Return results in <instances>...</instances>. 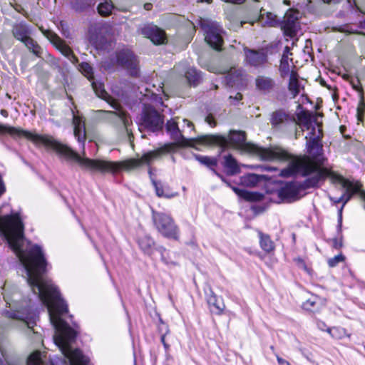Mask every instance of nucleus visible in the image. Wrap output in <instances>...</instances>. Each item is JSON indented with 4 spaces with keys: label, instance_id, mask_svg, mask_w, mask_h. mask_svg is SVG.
<instances>
[{
    "label": "nucleus",
    "instance_id": "f257e3e1",
    "mask_svg": "<svg viewBox=\"0 0 365 365\" xmlns=\"http://www.w3.org/2000/svg\"><path fill=\"white\" fill-rule=\"evenodd\" d=\"M179 117L168 120L165 125L167 132L170 135L172 139L176 143H166L163 146L150 152L145 153L140 158H130L120 162H113L104 160H92L87 158H81L78 154L77 163L83 168L91 171H98L101 173L111 172L115 173L120 168L125 170H133L142 166L143 165L150 164L154 160L161 158L163 155L169 153L175 150L176 146L186 147L194 146L195 144H202L200 141V137L197 138H185L183 136L185 132L184 127L192 130L194 125L191 121L187 119H182L183 125L180 128Z\"/></svg>",
    "mask_w": 365,
    "mask_h": 365
},
{
    "label": "nucleus",
    "instance_id": "f03ea898",
    "mask_svg": "<svg viewBox=\"0 0 365 365\" xmlns=\"http://www.w3.org/2000/svg\"><path fill=\"white\" fill-rule=\"evenodd\" d=\"M309 156L297 157L288 153L289 157L284 160L276 161H288V166L280 172L282 177H289L300 174L307 177L305 187H314L319 182L330 175V171L322 168L325 158L322 155V145L317 138L307 142Z\"/></svg>",
    "mask_w": 365,
    "mask_h": 365
},
{
    "label": "nucleus",
    "instance_id": "7ed1b4c3",
    "mask_svg": "<svg viewBox=\"0 0 365 365\" xmlns=\"http://www.w3.org/2000/svg\"><path fill=\"white\" fill-rule=\"evenodd\" d=\"M245 133L242 131H231L228 138L219 135H205L200 137L202 145H219L227 148L232 145L246 153L258 157L262 160L276 161L289 157L288 152L280 147L263 148L252 143H246Z\"/></svg>",
    "mask_w": 365,
    "mask_h": 365
},
{
    "label": "nucleus",
    "instance_id": "20e7f679",
    "mask_svg": "<svg viewBox=\"0 0 365 365\" xmlns=\"http://www.w3.org/2000/svg\"><path fill=\"white\" fill-rule=\"evenodd\" d=\"M2 289L4 299L10 309L6 311V315L9 318L21 321L25 327L26 334L29 336L32 334L34 336V340L41 341V335L34 329L36 314L30 305L31 300L19 302L20 293L14 289H9L6 284Z\"/></svg>",
    "mask_w": 365,
    "mask_h": 365
},
{
    "label": "nucleus",
    "instance_id": "39448f33",
    "mask_svg": "<svg viewBox=\"0 0 365 365\" xmlns=\"http://www.w3.org/2000/svg\"><path fill=\"white\" fill-rule=\"evenodd\" d=\"M9 133L12 135L24 137L31 140L37 145H44L46 147L53 149L57 154L65 159L77 162L78 153L68 145L56 140L52 136L38 135L14 127L0 125V133Z\"/></svg>",
    "mask_w": 365,
    "mask_h": 365
},
{
    "label": "nucleus",
    "instance_id": "423d86ee",
    "mask_svg": "<svg viewBox=\"0 0 365 365\" xmlns=\"http://www.w3.org/2000/svg\"><path fill=\"white\" fill-rule=\"evenodd\" d=\"M152 220L155 229L160 235L169 239H178V227L170 215L152 210Z\"/></svg>",
    "mask_w": 365,
    "mask_h": 365
},
{
    "label": "nucleus",
    "instance_id": "0eeeda50",
    "mask_svg": "<svg viewBox=\"0 0 365 365\" xmlns=\"http://www.w3.org/2000/svg\"><path fill=\"white\" fill-rule=\"evenodd\" d=\"M92 88L95 91L96 94L98 97L105 100L108 102L113 108L118 110V112H113L118 117L120 120L122 122L123 128L125 132L127 133L128 140L131 143L133 139V135L131 130L129 128L130 120L127 114L119 110V104L116 100H115L113 97H111L104 89L103 83L97 81H92L91 83Z\"/></svg>",
    "mask_w": 365,
    "mask_h": 365
},
{
    "label": "nucleus",
    "instance_id": "6e6552de",
    "mask_svg": "<svg viewBox=\"0 0 365 365\" xmlns=\"http://www.w3.org/2000/svg\"><path fill=\"white\" fill-rule=\"evenodd\" d=\"M163 125V116L153 106L145 105L140 120L139 129L143 127L152 131H156L160 130Z\"/></svg>",
    "mask_w": 365,
    "mask_h": 365
},
{
    "label": "nucleus",
    "instance_id": "1a4fd4ad",
    "mask_svg": "<svg viewBox=\"0 0 365 365\" xmlns=\"http://www.w3.org/2000/svg\"><path fill=\"white\" fill-rule=\"evenodd\" d=\"M201 26L205 32V40L215 50H220L223 43L222 28L216 22L202 21Z\"/></svg>",
    "mask_w": 365,
    "mask_h": 365
},
{
    "label": "nucleus",
    "instance_id": "9d476101",
    "mask_svg": "<svg viewBox=\"0 0 365 365\" xmlns=\"http://www.w3.org/2000/svg\"><path fill=\"white\" fill-rule=\"evenodd\" d=\"M117 63L126 69L133 76L139 74V62L133 52L125 49L118 51L116 53Z\"/></svg>",
    "mask_w": 365,
    "mask_h": 365
},
{
    "label": "nucleus",
    "instance_id": "9b49d317",
    "mask_svg": "<svg viewBox=\"0 0 365 365\" xmlns=\"http://www.w3.org/2000/svg\"><path fill=\"white\" fill-rule=\"evenodd\" d=\"M305 181L300 184L298 182H289L286 184L277 191V195L284 202H292L301 197V191L308 187H305Z\"/></svg>",
    "mask_w": 365,
    "mask_h": 365
},
{
    "label": "nucleus",
    "instance_id": "f8f14e48",
    "mask_svg": "<svg viewBox=\"0 0 365 365\" xmlns=\"http://www.w3.org/2000/svg\"><path fill=\"white\" fill-rule=\"evenodd\" d=\"M45 35L53 46L73 63L78 62V58L75 56L72 49L56 34L47 31Z\"/></svg>",
    "mask_w": 365,
    "mask_h": 365
},
{
    "label": "nucleus",
    "instance_id": "ddd939ff",
    "mask_svg": "<svg viewBox=\"0 0 365 365\" xmlns=\"http://www.w3.org/2000/svg\"><path fill=\"white\" fill-rule=\"evenodd\" d=\"M141 34L156 45L165 43L166 35L164 31L155 25H146L141 29Z\"/></svg>",
    "mask_w": 365,
    "mask_h": 365
},
{
    "label": "nucleus",
    "instance_id": "4468645a",
    "mask_svg": "<svg viewBox=\"0 0 365 365\" xmlns=\"http://www.w3.org/2000/svg\"><path fill=\"white\" fill-rule=\"evenodd\" d=\"M341 186L346 189L345 192L343 195H345L344 199L343 205H344L352 197V195L356 192H359L360 197L364 201V208H365V192L359 191V187L356 185H354L353 182H350L348 180H346L341 177L339 178ZM344 207V206H342ZM343 208V207H341ZM341 211L342 209L340 210V219L341 218Z\"/></svg>",
    "mask_w": 365,
    "mask_h": 365
},
{
    "label": "nucleus",
    "instance_id": "2eb2a0df",
    "mask_svg": "<svg viewBox=\"0 0 365 365\" xmlns=\"http://www.w3.org/2000/svg\"><path fill=\"white\" fill-rule=\"evenodd\" d=\"M256 89L262 93L267 94L273 92L276 88L275 81L270 76L259 75L255 80Z\"/></svg>",
    "mask_w": 365,
    "mask_h": 365
},
{
    "label": "nucleus",
    "instance_id": "dca6fc26",
    "mask_svg": "<svg viewBox=\"0 0 365 365\" xmlns=\"http://www.w3.org/2000/svg\"><path fill=\"white\" fill-rule=\"evenodd\" d=\"M246 62L251 66L258 67L267 61V56L263 51L245 49Z\"/></svg>",
    "mask_w": 365,
    "mask_h": 365
},
{
    "label": "nucleus",
    "instance_id": "f3484780",
    "mask_svg": "<svg viewBox=\"0 0 365 365\" xmlns=\"http://www.w3.org/2000/svg\"><path fill=\"white\" fill-rule=\"evenodd\" d=\"M175 69L179 73H184L190 85L196 86L199 83L200 76L195 68H188L185 63H181L175 66Z\"/></svg>",
    "mask_w": 365,
    "mask_h": 365
},
{
    "label": "nucleus",
    "instance_id": "a211bd4d",
    "mask_svg": "<svg viewBox=\"0 0 365 365\" xmlns=\"http://www.w3.org/2000/svg\"><path fill=\"white\" fill-rule=\"evenodd\" d=\"M12 35L18 41L23 42L30 37L31 31L24 22L16 23L12 26Z\"/></svg>",
    "mask_w": 365,
    "mask_h": 365
},
{
    "label": "nucleus",
    "instance_id": "6ab92c4d",
    "mask_svg": "<svg viewBox=\"0 0 365 365\" xmlns=\"http://www.w3.org/2000/svg\"><path fill=\"white\" fill-rule=\"evenodd\" d=\"M207 302L210 305V310L215 314H221L225 308V305L221 299H218L215 293L210 290L207 295Z\"/></svg>",
    "mask_w": 365,
    "mask_h": 365
},
{
    "label": "nucleus",
    "instance_id": "aec40b11",
    "mask_svg": "<svg viewBox=\"0 0 365 365\" xmlns=\"http://www.w3.org/2000/svg\"><path fill=\"white\" fill-rule=\"evenodd\" d=\"M73 124L74 126L73 133L75 137L77 138L78 142H84L86 140V128L85 123L82 120V118L73 115Z\"/></svg>",
    "mask_w": 365,
    "mask_h": 365
},
{
    "label": "nucleus",
    "instance_id": "412c9836",
    "mask_svg": "<svg viewBox=\"0 0 365 365\" xmlns=\"http://www.w3.org/2000/svg\"><path fill=\"white\" fill-rule=\"evenodd\" d=\"M288 90L294 98L300 91V86L298 80V74L297 71H292L289 79Z\"/></svg>",
    "mask_w": 365,
    "mask_h": 365
},
{
    "label": "nucleus",
    "instance_id": "4be33fe9",
    "mask_svg": "<svg viewBox=\"0 0 365 365\" xmlns=\"http://www.w3.org/2000/svg\"><path fill=\"white\" fill-rule=\"evenodd\" d=\"M264 178L263 175L250 173L240 178V182L245 187H255Z\"/></svg>",
    "mask_w": 365,
    "mask_h": 365
},
{
    "label": "nucleus",
    "instance_id": "5701e85b",
    "mask_svg": "<svg viewBox=\"0 0 365 365\" xmlns=\"http://www.w3.org/2000/svg\"><path fill=\"white\" fill-rule=\"evenodd\" d=\"M138 245L140 248L147 255H151L154 250L155 242L148 235H143L138 239Z\"/></svg>",
    "mask_w": 365,
    "mask_h": 365
},
{
    "label": "nucleus",
    "instance_id": "b1692460",
    "mask_svg": "<svg viewBox=\"0 0 365 365\" xmlns=\"http://www.w3.org/2000/svg\"><path fill=\"white\" fill-rule=\"evenodd\" d=\"M225 163L224 165L227 169V173L233 175L238 173H240V168L237 165L236 160L231 155L225 156Z\"/></svg>",
    "mask_w": 365,
    "mask_h": 365
},
{
    "label": "nucleus",
    "instance_id": "393cba45",
    "mask_svg": "<svg viewBox=\"0 0 365 365\" xmlns=\"http://www.w3.org/2000/svg\"><path fill=\"white\" fill-rule=\"evenodd\" d=\"M22 43H24L25 46L34 55L38 57H41L43 53L42 48L31 36L26 38Z\"/></svg>",
    "mask_w": 365,
    "mask_h": 365
},
{
    "label": "nucleus",
    "instance_id": "a878e982",
    "mask_svg": "<svg viewBox=\"0 0 365 365\" xmlns=\"http://www.w3.org/2000/svg\"><path fill=\"white\" fill-rule=\"evenodd\" d=\"M259 243L262 249L267 252L272 251L274 248L273 242L270 240L269 237L264 235L262 232H259Z\"/></svg>",
    "mask_w": 365,
    "mask_h": 365
},
{
    "label": "nucleus",
    "instance_id": "bb28decb",
    "mask_svg": "<svg viewBox=\"0 0 365 365\" xmlns=\"http://www.w3.org/2000/svg\"><path fill=\"white\" fill-rule=\"evenodd\" d=\"M299 120V125L304 128L309 130L312 126L311 115L307 112H301L297 115Z\"/></svg>",
    "mask_w": 365,
    "mask_h": 365
},
{
    "label": "nucleus",
    "instance_id": "cd10ccee",
    "mask_svg": "<svg viewBox=\"0 0 365 365\" xmlns=\"http://www.w3.org/2000/svg\"><path fill=\"white\" fill-rule=\"evenodd\" d=\"M45 355L40 351H35L31 353L27 359V365H43V358Z\"/></svg>",
    "mask_w": 365,
    "mask_h": 365
},
{
    "label": "nucleus",
    "instance_id": "c85d7f7f",
    "mask_svg": "<svg viewBox=\"0 0 365 365\" xmlns=\"http://www.w3.org/2000/svg\"><path fill=\"white\" fill-rule=\"evenodd\" d=\"M294 66L292 65H290L287 57L283 56L279 65V72L280 76L282 78H284L285 76L289 75L291 73L292 71H294L293 69H291Z\"/></svg>",
    "mask_w": 365,
    "mask_h": 365
},
{
    "label": "nucleus",
    "instance_id": "c756f323",
    "mask_svg": "<svg viewBox=\"0 0 365 365\" xmlns=\"http://www.w3.org/2000/svg\"><path fill=\"white\" fill-rule=\"evenodd\" d=\"M114 6L111 1H105L98 6V11L100 15L108 16L111 14Z\"/></svg>",
    "mask_w": 365,
    "mask_h": 365
},
{
    "label": "nucleus",
    "instance_id": "7c9ffc66",
    "mask_svg": "<svg viewBox=\"0 0 365 365\" xmlns=\"http://www.w3.org/2000/svg\"><path fill=\"white\" fill-rule=\"evenodd\" d=\"M298 20L297 14H293L292 11L287 13L284 18V26L288 30H293L295 28L296 23Z\"/></svg>",
    "mask_w": 365,
    "mask_h": 365
},
{
    "label": "nucleus",
    "instance_id": "2f4dec72",
    "mask_svg": "<svg viewBox=\"0 0 365 365\" xmlns=\"http://www.w3.org/2000/svg\"><path fill=\"white\" fill-rule=\"evenodd\" d=\"M195 159L199 161L201 164L205 165V166L212 169L213 167L217 165V160L215 158H211L208 156H203L195 155Z\"/></svg>",
    "mask_w": 365,
    "mask_h": 365
},
{
    "label": "nucleus",
    "instance_id": "473e14b6",
    "mask_svg": "<svg viewBox=\"0 0 365 365\" xmlns=\"http://www.w3.org/2000/svg\"><path fill=\"white\" fill-rule=\"evenodd\" d=\"M287 118V115L282 111H276L272 113L271 118V123L274 126H277L284 123Z\"/></svg>",
    "mask_w": 365,
    "mask_h": 365
},
{
    "label": "nucleus",
    "instance_id": "72a5a7b5",
    "mask_svg": "<svg viewBox=\"0 0 365 365\" xmlns=\"http://www.w3.org/2000/svg\"><path fill=\"white\" fill-rule=\"evenodd\" d=\"M232 189L237 195L240 196L241 197L247 200L253 201L256 200V193L241 190L235 187H232Z\"/></svg>",
    "mask_w": 365,
    "mask_h": 365
},
{
    "label": "nucleus",
    "instance_id": "f704fd0d",
    "mask_svg": "<svg viewBox=\"0 0 365 365\" xmlns=\"http://www.w3.org/2000/svg\"><path fill=\"white\" fill-rule=\"evenodd\" d=\"M330 335L335 339H341L346 335V330L340 327H333L327 329Z\"/></svg>",
    "mask_w": 365,
    "mask_h": 365
},
{
    "label": "nucleus",
    "instance_id": "c9c22d12",
    "mask_svg": "<svg viewBox=\"0 0 365 365\" xmlns=\"http://www.w3.org/2000/svg\"><path fill=\"white\" fill-rule=\"evenodd\" d=\"M81 70L89 81L93 78V68L88 63H82L80 65Z\"/></svg>",
    "mask_w": 365,
    "mask_h": 365
},
{
    "label": "nucleus",
    "instance_id": "e433bc0d",
    "mask_svg": "<svg viewBox=\"0 0 365 365\" xmlns=\"http://www.w3.org/2000/svg\"><path fill=\"white\" fill-rule=\"evenodd\" d=\"M153 185L155 188L156 195L158 197H165L167 198H170L175 195L169 194L168 192H165L163 185L159 182H153Z\"/></svg>",
    "mask_w": 365,
    "mask_h": 365
},
{
    "label": "nucleus",
    "instance_id": "4c0bfd02",
    "mask_svg": "<svg viewBox=\"0 0 365 365\" xmlns=\"http://www.w3.org/2000/svg\"><path fill=\"white\" fill-rule=\"evenodd\" d=\"M344 260V255L341 254H339L332 258L329 259L328 264L330 267H334L336 266L339 262H341Z\"/></svg>",
    "mask_w": 365,
    "mask_h": 365
},
{
    "label": "nucleus",
    "instance_id": "58836bf2",
    "mask_svg": "<svg viewBox=\"0 0 365 365\" xmlns=\"http://www.w3.org/2000/svg\"><path fill=\"white\" fill-rule=\"evenodd\" d=\"M365 111V102L364 99V96H361V100L359 103L357 108V117L359 120H361V116L363 115Z\"/></svg>",
    "mask_w": 365,
    "mask_h": 365
},
{
    "label": "nucleus",
    "instance_id": "ea45409f",
    "mask_svg": "<svg viewBox=\"0 0 365 365\" xmlns=\"http://www.w3.org/2000/svg\"><path fill=\"white\" fill-rule=\"evenodd\" d=\"M207 69L212 73H226L230 71L229 68H218L215 66H207Z\"/></svg>",
    "mask_w": 365,
    "mask_h": 365
},
{
    "label": "nucleus",
    "instance_id": "a19ab883",
    "mask_svg": "<svg viewBox=\"0 0 365 365\" xmlns=\"http://www.w3.org/2000/svg\"><path fill=\"white\" fill-rule=\"evenodd\" d=\"M89 32L90 43L96 46L101 45L103 43L102 41L98 39V38L95 36L94 33H93V31L91 29Z\"/></svg>",
    "mask_w": 365,
    "mask_h": 365
},
{
    "label": "nucleus",
    "instance_id": "79ce46f5",
    "mask_svg": "<svg viewBox=\"0 0 365 365\" xmlns=\"http://www.w3.org/2000/svg\"><path fill=\"white\" fill-rule=\"evenodd\" d=\"M205 121L210 126L214 127L216 125V122L212 116V115L210 114L205 118Z\"/></svg>",
    "mask_w": 365,
    "mask_h": 365
},
{
    "label": "nucleus",
    "instance_id": "37998d69",
    "mask_svg": "<svg viewBox=\"0 0 365 365\" xmlns=\"http://www.w3.org/2000/svg\"><path fill=\"white\" fill-rule=\"evenodd\" d=\"M6 191V187L2 180L1 176L0 175V196L2 195Z\"/></svg>",
    "mask_w": 365,
    "mask_h": 365
},
{
    "label": "nucleus",
    "instance_id": "c03bdc74",
    "mask_svg": "<svg viewBox=\"0 0 365 365\" xmlns=\"http://www.w3.org/2000/svg\"><path fill=\"white\" fill-rule=\"evenodd\" d=\"M277 359L279 365H291L289 361L279 357V356H277Z\"/></svg>",
    "mask_w": 365,
    "mask_h": 365
},
{
    "label": "nucleus",
    "instance_id": "a18cd8bd",
    "mask_svg": "<svg viewBox=\"0 0 365 365\" xmlns=\"http://www.w3.org/2000/svg\"><path fill=\"white\" fill-rule=\"evenodd\" d=\"M315 304L314 301H312L311 299H308L304 304V307L306 309H310L311 307H313Z\"/></svg>",
    "mask_w": 365,
    "mask_h": 365
},
{
    "label": "nucleus",
    "instance_id": "49530a36",
    "mask_svg": "<svg viewBox=\"0 0 365 365\" xmlns=\"http://www.w3.org/2000/svg\"><path fill=\"white\" fill-rule=\"evenodd\" d=\"M296 262L299 267L303 268L304 269H307V266L303 259L299 258L296 259Z\"/></svg>",
    "mask_w": 365,
    "mask_h": 365
},
{
    "label": "nucleus",
    "instance_id": "de8ad7c7",
    "mask_svg": "<svg viewBox=\"0 0 365 365\" xmlns=\"http://www.w3.org/2000/svg\"><path fill=\"white\" fill-rule=\"evenodd\" d=\"M333 245L335 248H339L341 247L342 244L341 241H339L337 239H334L333 240Z\"/></svg>",
    "mask_w": 365,
    "mask_h": 365
},
{
    "label": "nucleus",
    "instance_id": "09e8293b",
    "mask_svg": "<svg viewBox=\"0 0 365 365\" xmlns=\"http://www.w3.org/2000/svg\"><path fill=\"white\" fill-rule=\"evenodd\" d=\"M344 197H345V195H342L340 197H339L338 199H336V200H334L333 198H330L331 200H333L335 203H339L340 202H344Z\"/></svg>",
    "mask_w": 365,
    "mask_h": 365
},
{
    "label": "nucleus",
    "instance_id": "8fccbe9b",
    "mask_svg": "<svg viewBox=\"0 0 365 365\" xmlns=\"http://www.w3.org/2000/svg\"><path fill=\"white\" fill-rule=\"evenodd\" d=\"M165 334L162 335V336H161V341L163 344V346H164L165 349H168L169 345L165 342Z\"/></svg>",
    "mask_w": 365,
    "mask_h": 365
},
{
    "label": "nucleus",
    "instance_id": "3c124183",
    "mask_svg": "<svg viewBox=\"0 0 365 365\" xmlns=\"http://www.w3.org/2000/svg\"><path fill=\"white\" fill-rule=\"evenodd\" d=\"M230 98H234L236 101H240L242 98V95L240 93H237L234 97L230 96Z\"/></svg>",
    "mask_w": 365,
    "mask_h": 365
},
{
    "label": "nucleus",
    "instance_id": "603ef678",
    "mask_svg": "<svg viewBox=\"0 0 365 365\" xmlns=\"http://www.w3.org/2000/svg\"><path fill=\"white\" fill-rule=\"evenodd\" d=\"M340 0H322V1L325 4H337Z\"/></svg>",
    "mask_w": 365,
    "mask_h": 365
},
{
    "label": "nucleus",
    "instance_id": "864d4df0",
    "mask_svg": "<svg viewBox=\"0 0 365 365\" xmlns=\"http://www.w3.org/2000/svg\"><path fill=\"white\" fill-rule=\"evenodd\" d=\"M198 3H207V4H212V0H196Z\"/></svg>",
    "mask_w": 365,
    "mask_h": 365
},
{
    "label": "nucleus",
    "instance_id": "5fc2aeb1",
    "mask_svg": "<svg viewBox=\"0 0 365 365\" xmlns=\"http://www.w3.org/2000/svg\"><path fill=\"white\" fill-rule=\"evenodd\" d=\"M144 8L145 10H150L152 8V4L149 3L145 4Z\"/></svg>",
    "mask_w": 365,
    "mask_h": 365
},
{
    "label": "nucleus",
    "instance_id": "6e6d98bb",
    "mask_svg": "<svg viewBox=\"0 0 365 365\" xmlns=\"http://www.w3.org/2000/svg\"><path fill=\"white\" fill-rule=\"evenodd\" d=\"M21 66L22 68H26L27 66V61L26 60H23L21 63Z\"/></svg>",
    "mask_w": 365,
    "mask_h": 365
},
{
    "label": "nucleus",
    "instance_id": "4d7b16f0",
    "mask_svg": "<svg viewBox=\"0 0 365 365\" xmlns=\"http://www.w3.org/2000/svg\"><path fill=\"white\" fill-rule=\"evenodd\" d=\"M212 170H213V172H214L215 174H217V175H218V174L217 173V172H216L214 169H212ZM219 176L222 178V180H223V181H224V182H225L228 186H230V184H229V182H227V181H226V180H225L222 176H220V175H219Z\"/></svg>",
    "mask_w": 365,
    "mask_h": 365
},
{
    "label": "nucleus",
    "instance_id": "13d9d810",
    "mask_svg": "<svg viewBox=\"0 0 365 365\" xmlns=\"http://www.w3.org/2000/svg\"><path fill=\"white\" fill-rule=\"evenodd\" d=\"M63 35H64V36H65V37H66V38H69V37H70V34H69V32H66V31H64V32L63 33Z\"/></svg>",
    "mask_w": 365,
    "mask_h": 365
},
{
    "label": "nucleus",
    "instance_id": "bf43d9fd",
    "mask_svg": "<svg viewBox=\"0 0 365 365\" xmlns=\"http://www.w3.org/2000/svg\"><path fill=\"white\" fill-rule=\"evenodd\" d=\"M264 9H261V10H260V14H259L260 17H262V16H264Z\"/></svg>",
    "mask_w": 365,
    "mask_h": 365
},
{
    "label": "nucleus",
    "instance_id": "052dcab7",
    "mask_svg": "<svg viewBox=\"0 0 365 365\" xmlns=\"http://www.w3.org/2000/svg\"><path fill=\"white\" fill-rule=\"evenodd\" d=\"M267 17L269 19H272V13H267Z\"/></svg>",
    "mask_w": 365,
    "mask_h": 365
},
{
    "label": "nucleus",
    "instance_id": "680f3d73",
    "mask_svg": "<svg viewBox=\"0 0 365 365\" xmlns=\"http://www.w3.org/2000/svg\"><path fill=\"white\" fill-rule=\"evenodd\" d=\"M295 135H296V138H297L300 135V132L297 130L296 133H295Z\"/></svg>",
    "mask_w": 365,
    "mask_h": 365
},
{
    "label": "nucleus",
    "instance_id": "e2e57ef3",
    "mask_svg": "<svg viewBox=\"0 0 365 365\" xmlns=\"http://www.w3.org/2000/svg\"><path fill=\"white\" fill-rule=\"evenodd\" d=\"M361 26L362 28H365V20L364 21L361 22Z\"/></svg>",
    "mask_w": 365,
    "mask_h": 365
},
{
    "label": "nucleus",
    "instance_id": "0e129e2a",
    "mask_svg": "<svg viewBox=\"0 0 365 365\" xmlns=\"http://www.w3.org/2000/svg\"><path fill=\"white\" fill-rule=\"evenodd\" d=\"M1 114H2L3 115H6V113H6V111L5 110H1Z\"/></svg>",
    "mask_w": 365,
    "mask_h": 365
},
{
    "label": "nucleus",
    "instance_id": "69168bd1",
    "mask_svg": "<svg viewBox=\"0 0 365 365\" xmlns=\"http://www.w3.org/2000/svg\"><path fill=\"white\" fill-rule=\"evenodd\" d=\"M354 89L357 90V91H359V88H358L356 86H354Z\"/></svg>",
    "mask_w": 365,
    "mask_h": 365
},
{
    "label": "nucleus",
    "instance_id": "338daca9",
    "mask_svg": "<svg viewBox=\"0 0 365 365\" xmlns=\"http://www.w3.org/2000/svg\"><path fill=\"white\" fill-rule=\"evenodd\" d=\"M267 170H273V168H267Z\"/></svg>",
    "mask_w": 365,
    "mask_h": 365
},
{
    "label": "nucleus",
    "instance_id": "774afa93",
    "mask_svg": "<svg viewBox=\"0 0 365 365\" xmlns=\"http://www.w3.org/2000/svg\"><path fill=\"white\" fill-rule=\"evenodd\" d=\"M270 349L273 350L274 349L273 346H271Z\"/></svg>",
    "mask_w": 365,
    "mask_h": 365
}]
</instances>
